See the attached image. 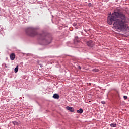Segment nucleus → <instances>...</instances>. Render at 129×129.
<instances>
[{
  "mask_svg": "<svg viewBox=\"0 0 129 129\" xmlns=\"http://www.w3.org/2000/svg\"><path fill=\"white\" fill-rule=\"evenodd\" d=\"M88 6H89V7H92V4L91 3H89L88 4Z\"/></svg>",
  "mask_w": 129,
  "mask_h": 129,
  "instance_id": "obj_13",
  "label": "nucleus"
},
{
  "mask_svg": "<svg viewBox=\"0 0 129 129\" xmlns=\"http://www.w3.org/2000/svg\"><path fill=\"white\" fill-rule=\"evenodd\" d=\"M113 22V25L118 32L128 31L129 27L127 23L129 22V19L125 16L124 14L118 12L112 13L111 15L108 17L107 23L109 25H112Z\"/></svg>",
  "mask_w": 129,
  "mask_h": 129,
  "instance_id": "obj_1",
  "label": "nucleus"
},
{
  "mask_svg": "<svg viewBox=\"0 0 129 129\" xmlns=\"http://www.w3.org/2000/svg\"><path fill=\"white\" fill-rule=\"evenodd\" d=\"M77 112L78 113L81 114L83 112V109H82V108H80L79 110H77Z\"/></svg>",
  "mask_w": 129,
  "mask_h": 129,
  "instance_id": "obj_8",
  "label": "nucleus"
},
{
  "mask_svg": "<svg viewBox=\"0 0 129 129\" xmlns=\"http://www.w3.org/2000/svg\"><path fill=\"white\" fill-rule=\"evenodd\" d=\"M10 57L11 60L13 61V60H15V58H16V55H15V53H13L10 55Z\"/></svg>",
  "mask_w": 129,
  "mask_h": 129,
  "instance_id": "obj_6",
  "label": "nucleus"
},
{
  "mask_svg": "<svg viewBox=\"0 0 129 129\" xmlns=\"http://www.w3.org/2000/svg\"><path fill=\"white\" fill-rule=\"evenodd\" d=\"M12 123L14 124V125H19V123L16 121H13Z\"/></svg>",
  "mask_w": 129,
  "mask_h": 129,
  "instance_id": "obj_10",
  "label": "nucleus"
},
{
  "mask_svg": "<svg viewBox=\"0 0 129 129\" xmlns=\"http://www.w3.org/2000/svg\"><path fill=\"white\" fill-rule=\"evenodd\" d=\"M40 41H44L46 43H49V41H48V35H47V33H43L41 34H40Z\"/></svg>",
  "mask_w": 129,
  "mask_h": 129,
  "instance_id": "obj_3",
  "label": "nucleus"
},
{
  "mask_svg": "<svg viewBox=\"0 0 129 129\" xmlns=\"http://www.w3.org/2000/svg\"><path fill=\"white\" fill-rule=\"evenodd\" d=\"M26 33L30 37H35V36L38 35V32H37L36 29L32 27L28 28L26 30Z\"/></svg>",
  "mask_w": 129,
  "mask_h": 129,
  "instance_id": "obj_2",
  "label": "nucleus"
},
{
  "mask_svg": "<svg viewBox=\"0 0 129 129\" xmlns=\"http://www.w3.org/2000/svg\"><path fill=\"white\" fill-rule=\"evenodd\" d=\"M93 42L92 40H90L87 42V45L88 47H93Z\"/></svg>",
  "mask_w": 129,
  "mask_h": 129,
  "instance_id": "obj_4",
  "label": "nucleus"
},
{
  "mask_svg": "<svg viewBox=\"0 0 129 129\" xmlns=\"http://www.w3.org/2000/svg\"><path fill=\"white\" fill-rule=\"evenodd\" d=\"M19 70V66H17L14 69V71L15 73H17Z\"/></svg>",
  "mask_w": 129,
  "mask_h": 129,
  "instance_id": "obj_9",
  "label": "nucleus"
},
{
  "mask_svg": "<svg viewBox=\"0 0 129 129\" xmlns=\"http://www.w3.org/2000/svg\"><path fill=\"white\" fill-rule=\"evenodd\" d=\"M53 98H55V99H59V95L58 94H54L53 96Z\"/></svg>",
  "mask_w": 129,
  "mask_h": 129,
  "instance_id": "obj_7",
  "label": "nucleus"
},
{
  "mask_svg": "<svg viewBox=\"0 0 129 129\" xmlns=\"http://www.w3.org/2000/svg\"><path fill=\"white\" fill-rule=\"evenodd\" d=\"M74 26H76V24L74 23Z\"/></svg>",
  "mask_w": 129,
  "mask_h": 129,
  "instance_id": "obj_17",
  "label": "nucleus"
},
{
  "mask_svg": "<svg viewBox=\"0 0 129 129\" xmlns=\"http://www.w3.org/2000/svg\"><path fill=\"white\" fill-rule=\"evenodd\" d=\"M101 103H102V104H105V101H102L101 102Z\"/></svg>",
  "mask_w": 129,
  "mask_h": 129,
  "instance_id": "obj_15",
  "label": "nucleus"
},
{
  "mask_svg": "<svg viewBox=\"0 0 129 129\" xmlns=\"http://www.w3.org/2000/svg\"><path fill=\"white\" fill-rule=\"evenodd\" d=\"M78 68H79V69H81V67L79 66V67H78Z\"/></svg>",
  "mask_w": 129,
  "mask_h": 129,
  "instance_id": "obj_16",
  "label": "nucleus"
},
{
  "mask_svg": "<svg viewBox=\"0 0 129 129\" xmlns=\"http://www.w3.org/2000/svg\"><path fill=\"white\" fill-rule=\"evenodd\" d=\"M123 98H124V99L126 100V99H127V96H123Z\"/></svg>",
  "mask_w": 129,
  "mask_h": 129,
  "instance_id": "obj_14",
  "label": "nucleus"
},
{
  "mask_svg": "<svg viewBox=\"0 0 129 129\" xmlns=\"http://www.w3.org/2000/svg\"><path fill=\"white\" fill-rule=\"evenodd\" d=\"M110 125L111 127H116V124L112 123Z\"/></svg>",
  "mask_w": 129,
  "mask_h": 129,
  "instance_id": "obj_11",
  "label": "nucleus"
},
{
  "mask_svg": "<svg viewBox=\"0 0 129 129\" xmlns=\"http://www.w3.org/2000/svg\"><path fill=\"white\" fill-rule=\"evenodd\" d=\"M66 108L67 110L71 111V112H74V109L73 107L67 106Z\"/></svg>",
  "mask_w": 129,
  "mask_h": 129,
  "instance_id": "obj_5",
  "label": "nucleus"
},
{
  "mask_svg": "<svg viewBox=\"0 0 129 129\" xmlns=\"http://www.w3.org/2000/svg\"><path fill=\"white\" fill-rule=\"evenodd\" d=\"M92 71H94L95 72H98V71H99V70L97 69H94L92 70Z\"/></svg>",
  "mask_w": 129,
  "mask_h": 129,
  "instance_id": "obj_12",
  "label": "nucleus"
},
{
  "mask_svg": "<svg viewBox=\"0 0 129 129\" xmlns=\"http://www.w3.org/2000/svg\"><path fill=\"white\" fill-rule=\"evenodd\" d=\"M0 129H1V128H0Z\"/></svg>",
  "mask_w": 129,
  "mask_h": 129,
  "instance_id": "obj_18",
  "label": "nucleus"
}]
</instances>
